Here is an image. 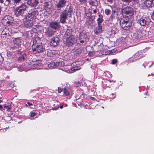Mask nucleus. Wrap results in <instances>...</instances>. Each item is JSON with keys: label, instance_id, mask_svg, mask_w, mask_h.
Returning a JSON list of instances; mask_svg holds the SVG:
<instances>
[{"label": "nucleus", "instance_id": "58836bf2", "mask_svg": "<svg viewBox=\"0 0 154 154\" xmlns=\"http://www.w3.org/2000/svg\"><path fill=\"white\" fill-rule=\"evenodd\" d=\"M80 2V4L81 5H83L85 4L87 2V0H77Z\"/></svg>", "mask_w": 154, "mask_h": 154}, {"label": "nucleus", "instance_id": "0e129e2a", "mask_svg": "<svg viewBox=\"0 0 154 154\" xmlns=\"http://www.w3.org/2000/svg\"><path fill=\"white\" fill-rule=\"evenodd\" d=\"M60 108L61 109H62L63 108V106H60Z\"/></svg>", "mask_w": 154, "mask_h": 154}, {"label": "nucleus", "instance_id": "774afa93", "mask_svg": "<svg viewBox=\"0 0 154 154\" xmlns=\"http://www.w3.org/2000/svg\"><path fill=\"white\" fill-rule=\"evenodd\" d=\"M23 70H22V69H21V70L20 69L19 71H23Z\"/></svg>", "mask_w": 154, "mask_h": 154}, {"label": "nucleus", "instance_id": "4be33fe9", "mask_svg": "<svg viewBox=\"0 0 154 154\" xmlns=\"http://www.w3.org/2000/svg\"><path fill=\"white\" fill-rule=\"evenodd\" d=\"M144 3L146 7L152 8L154 6V0H146Z\"/></svg>", "mask_w": 154, "mask_h": 154}, {"label": "nucleus", "instance_id": "dca6fc26", "mask_svg": "<svg viewBox=\"0 0 154 154\" xmlns=\"http://www.w3.org/2000/svg\"><path fill=\"white\" fill-rule=\"evenodd\" d=\"M59 39L57 36L53 38L51 40L50 45L53 46H57L59 43Z\"/></svg>", "mask_w": 154, "mask_h": 154}, {"label": "nucleus", "instance_id": "e433bc0d", "mask_svg": "<svg viewBox=\"0 0 154 154\" xmlns=\"http://www.w3.org/2000/svg\"><path fill=\"white\" fill-rule=\"evenodd\" d=\"M152 64L153 63H152L151 62H145L144 63L143 65L148 66L149 67V68L151 67V66L152 65Z\"/></svg>", "mask_w": 154, "mask_h": 154}, {"label": "nucleus", "instance_id": "393cba45", "mask_svg": "<svg viewBox=\"0 0 154 154\" xmlns=\"http://www.w3.org/2000/svg\"><path fill=\"white\" fill-rule=\"evenodd\" d=\"M58 51L57 50H48L47 54V56L50 57H52L57 54Z\"/></svg>", "mask_w": 154, "mask_h": 154}, {"label": "nucleus", "instance_id": "c03bdc74", "mask_svg": "<svg viewBox=\"0 0 154 154\" xmlns=\"http://www.w3.org/2000/svg\"><path fill=\"white\" fill-rule=\"evenodd\" d=\"M11 2V0H6L5 2L4 3V4L6 5L7 6L8 5L10 4Z\"/></svg>", "mask_w": 154, "mask_h": 154}, {"label": "nucleus", "instance_id": "c85d7f7f", "mask_svg": "<svg viewBox=\"0 0 154 154\" xmlns=\"http://www.w3.org/2000/svg\"><path fill=\"white\" fill-rule=\"evenodd\" d=\"M89 3L90 5L95 8H96L98 5V3L96 0H90Z\"/></svg>", "mask_w": 154, "mask_h": 154}, {"label": "nucleus", "instance_id": "6ab92c4d", "mask_svg": "<svg viewBox=\"0 0 154 154\" xmlns=\"http://www.w3.org/2000/svg\"><path fill=\"white\" fill-rule=\"evenodd\" d=\"M23 22L24 26L26 28H29L31 27L33 25V21L30 20H27L23 19Z\"/></svg>", "mask_w": 154, "mask_h": 154}, {"label": "nucleus", "instance_id": "7c9ffc66", "mask_svg": "<svg viewBox=\"0 0 154 154\" xmlns=\"http://www.w3.org/2000/svg\"><path fill=\"white\" fill-rule=\"evenodd\" d=\"M26 58V54H23L20 55L18 59V60L20 62L24 61Z\"/></svg>", "mask_w": 154, "mask_h": 154}, {"label": "nucleus", "instance_id": "5fc2aeb1", "mask_svg": "<svg viewBox=\"0 0 154 154\" xmlns=\"http://www.w3.org/2000/svg\"><path fill=\"white\" fill-rule=\"evenodd\" d=\"M85 96H86V95L85 94H83L80 96V97H81V98H82L85 97Z\"/></svg>", "mask_w": 154, "mask_h": 154}, {"label": "nucleus", "instance_id": "79ce46f5", "mask_svg": "<svg viewBox=\"0 0 154 154\" xmlns=\"http://www.w3.org/2000/svg\"><path fill=\"white\" fill-rule=\"evenodd\" d=\"M49 6V4L48 2H45L44 3V8H48Z\"/></svg>", "mask_w": 154, "mask_h": 154}, {"label": "nucleus", "instance_id": "052dcab7", "mask_svg": "<svg viewBox=\"0 0 154 154\" xmlns=\"http://www.w3.org/2000/svg\"><path fill=\"white\" fill-rule=\"evenodd\" d=\"M85 13L86 14V15L87 16H90V14H86V13L85 12Z\"/></svg>", "mask_w": 154, "mask_h": 154}, {"label": "nucleus", "instance_id": "473e14b6", "mask_svg": "<svg viewBox=\"0 0 154 154\" xmlns=\"http://www.w3.org/2000/svg\"><path fill=\"white\" fill-rule=\"evenodd\" d=\"M62 70L68 73H71L73 72V71H72L71 68L69 69L68 67H63L61 69Z\"/></svg>", "mask_w": 154, "mask_h": 154}, {"label": "nucleus", "instance_id": "bf43d9fd", "mask_svg": "<svg viewBox=\"0 0 154 154\" xmlns=\"http://www.w3.org/2000/svg\"><path fill=\"white\" fill-rule=\"evenodd\" d=\"M77 52H78L77 53V54H79L80 53V51L79 50H78L77 51Z\"/></svg>", "mask_w": 154, "mask_h": 154}, {"label": "nucleus", "instance_id": "39448f33", "mask_svg": "<svg viewBox=\"0 0 154 154\" xmlns=\"http://www.w3.org/2000/svg\"><path fill=\"white\" fill-rule=\"evenodd\" d=\"M42 61L41 60H37L30 62L31 69H43Z\"/></svg>", "mask_w": 154, "mask_h": 154}, {"label": "nucleus", "instance_id": "ddd939ff", "mask_svg": "<svg viewBox=\"0 0 154 154\" xmlns=\"http://www.w3.org/2000/svg\"><path fill=\"white\" fill-rule=\"evenodd\" d=\"M67 16L66 10H65L62 12L60 16V22L63 24L65 23H66V20Z\"/></svg>", "mask_w": 154, "mask_h": 154}, {"label": "nucleus", "instance_id": "b1692460", "mask_svg": "<svg viewBox=\"0 0 154 154\" xmlns=\"http://www.w3.org/2000/svg\"><path fill=\"white\" fill-rule=\"evenodd\" d=\"M63 92L65 96L71 97L73 93L70 89H67L66 88L63 89Z\"/></svg>", "mask_w": 154, "mask_h": 154}, {"label": "nucleus", "instance_id": "72a5a7b5", "mask_svg": "<svg viewBox=\"0 0 154 154\" xmlns=\"http://www.w3.org/2000/svg\"><path fill=\"white\" fill-rule=\"evenodd\" d=\"M56 66H57L59 68L65 65V63L64 62L62 61L60 62H56Z\"/></svg>", "mask_w": 154, "mask_h": 154}, {"label": "nucleus", "instance_id": "7ed1b4c3", "mask_svg": "<svg viewBox=\"0 0 154 154\" xmlns=\"http://www.w3.org/2000/svg\"><path fill=\"white\" fill-rule=\"evenodd\" d=\"M122 14L124 16L130 18L131 16L133 14V9L130 6H127L122 9Z\"/></svg>", "mask_w": 154, "mask_h": 154}, {"label": "nucleus", "instance_id": "a18cd8bd", "mask_svg": "<svg viewBox=\"0 0 154 154\" xmlns=\"http://www.w3.org/2000/svg\"><path fill=\"white\" fill-rule=\"evenodd\" d=\"M36 113L34 112H32L30 113V116L31 117H33L36 116Z\"/></svg>", "mask_w": 154, "mask_h": 154}, {"label": "nucleus", "instance_id": "5701e85b", "mask_svg": "<svg viewBox=\"0 0 154 154\" xmlns=\"http://www.w3.org/2000/svg\"><path fill=\"white\" fill-rule=\"evenodd\" d=\"M102 31V26L101 24H97V27L94 29V32L95 34H98L101 33Z\"/></svg>", "mask_w": 154, "mask_h": 154}, {"label": "nucleus", "instance_id": "864d4df0", "mask_svg": "<svg viewBox=\"0 0 154 154\" xmlns=\"http://www.w3.org/2000/svg\"><path fill=\"white\" fill-rule=\"evenodd\" d=\"M111 95H114V96L113 97H112V96H110V98H112V99H114V98H115L116 97V95H115V94H114V93H112V94H111Z\"/></svg>", "mask_w": 154, "mask_h": 154}, {"label": "nucleus", "instance_id": "0eeeda50", "mask_svg": "<svg viewBox=\"0 0 154 154\" xmlns=\"http://www.w3.org/2000/svg\"><path fill=\"white\" fill-rule=\"evenodd\" d=\"M137 22L141 26H148L151 23L150 19L148 17H142L138 20Z\"/></svg>", "mask_w": 154, "mask_h": 154}, {"label": "nucleus", "instance_id": "2eb2a0df", "mask_svg": "<svg viewBox=\"0 0 154 154\" xmlns=\"http://www.w3.org/2000/svg\"><path fill=\"white\" fill-rule=\"evenodd\" d=\"M11 28H5L4 29L2 32V36L3 38L7 36H10L11 34Z\"/></svg>", "mask_w": 154, "mask_h": 154}, {"label": "nucleus", "instance_id": "680f3d73", "mask_svg": "<svg viewBox=\"0 0 154 154\" xmlns=\"http://www.w3.org/2000/svg\"><path fill=\"white\" fill-rule=\"evenodd\" d=\"M91 100H94V99H95V98L94 97H91Z\"/></svg>", "mask_w": 154, "mask_h": 154}, {"label": "nucleus", "instance_id": "4468645a", "mask_svg": "<svg viewBox=\"0 0 154 154\" xmlns=\"http://www.w3.org/2000/svg\"><path fill=\"white\" fill-rule=\"evenodd\" d=\"M21 42L19 38H15L13 41L12 45L11 46V48L15 49L18 48Z\"/></svg>", "mask_w": 154, "mask_h": 154}, {"label": "nucleus", "instance_id": "c756f323", "mask_svg": "<svg viewBox=\"0 0 154 154\" xmlns=\"http://www.w3.org/2000/svg\"><path fill=\"white\" fill-rule=\"evenodd\" d=\"M98 17L97 19V24H101L103 21V16L100 14L98 15Z\"/></svg>", "mask_w": 154, "mask_h": 154}, {"label": "nucleus", "instance_id": "423d86ee", "mask_svg": "<svg viewBox=\"0 0 154 154\" xmlns=\"http://www.w3.org/2000/svg\"><path fill=\"white\" fill-rule=\"evenodd\" d=\"M26 6L24 5H21L16 8L15 10V13L17 17L22 16L24 12L26 10Z\"/></svg>", "mask_w": 154, "mask_h": 154}, {"label": "nucleus", "instance_id": "20e7f679", "mask_svg": "<svg viewBox=\"0 0 154 154\" xmlns=\"http://www.w3.org/2000/svg\"><path fill=\"white\" fill-rule=\"evenodd\" d=\"M38 12L37 10H34L29 11L28 13L26 14L25 16V20H32L36 18V16L38 14Z\"/></svg>", "mask_w": 154, "mask_h": 154}, {"label": "nucleus", "instance_id": "de8ad7c7", "mask_svg": "<svg viewBox=\"0 0 154 154\" xmlns=\"http://www.w3.org/2000/svg\"><path fill=\"white\" fill-rule=\"evenodd\" d=\"M121 41L120 42H119L120 44H124L125 43V42L123 41V40H124V38H121Z\"/></svg>", "mask_w": 154, "mask_h": 154}, {"label": "nucleus", "instance_id": "09e8293b", "mask_svg": "<svg viewBox=\"0 0 154 154\" xmlns=\"http://www.w3.org/2000/svg\"><path fill=\"white\" fill-rule=\"evenodd\" d=\"M4 108L7 109L8 110H9L10 109V107L8 106H4Z\"/></svg>", "mask_w": 154, "mask_h": 154}, {"label": "nucleus", "instance_id": "ea45409f", "mask_svg": "<svg viewBox=\"0 0 154 154\" xmlns=\"http://www.w3.org/2000/svg\"><path fill=\"white\" fill-rule=\"evenodd\" d=\"M110 10L108 9H106L105 11V14L107 15H109L110 14Z\"/></svg>", "mask_w": 154, "mask_h": 154}, {"label": "nucleus", "instance_id": "69168bd1", "mask_svg": "<svg viewBox=\"0 0 154 154\" xmlns=\"http://www.w3.org/2000/svg\"><path fill=\"white\" fill-rule=\"evenodd\" d=\"M3 107L1 105H0V109H2Z\"/></svg>", "mask_w": 154, "mask_h": 154}, {"label": "nucleus", "instance_id": "cd10ccee", "mask_svg": "<svg viewBox=\"0 0 154 154\" xmlns=\"http://www.w3.org/2000/svg\"><path fill=\"white\" fill-rule=\"evenodd\" d=\"M71 36H74L72 35V30L70 29H68L65 32L64 34V36L66 38L68 37H70Z\"/></svg>", "mask_w": 154, "mask_h": 154}, {"label": "nucleus", "instance_id": "603ef678", "mask_svg": "<svg viewBox=\"0 0 154 154\" xmlns=\"http://www.w3.org/2000/svg\"><path fill=\"white\" fill-rule=\"evenodd\" d=\"M122 1L127 2H130L132 0H121Z\"/></svg>", "mask_w": 154, "mask_h": 154}, {"label": "nucleus", "instance_id": "6e6552de", "mask_svg": "<svg viewBox=\"0 0 154 154\" xmlns=\"http://www.w3.org/2000/svg\"><path fill=\"white\" fill-rule=\"evenodd\" d=\"M13 18L9 15H6L4 17L2 21V24L5 26H8L13 23Z\"/></svg>", "mask_w": 154, "mask_h": 154}, {"label": "nucleus", "instance_id": "c9c22d12", "mask_svg": "<svg viewBox=\"0 0 154 154\" xmlns=\"http://www.w3.org/2000/svg\"><path fill=\"white\" fill-rule=\"evenodd\" d=\"M102 53L103 56L106 55H108L110 54V52L109 51L106 49H104L103 50H102Z\"/></svg>", "mask_w": 154, "mask_h": 154}, {"label": "nucleus", "instance_id": "e2e57ef3", "mask_svg": "<svg viewBox=\"0 0 154 154\" xmlns=\"http://www.w3.org/2000/svg\"><path fill=\"white\" fill-rule=\"evenodd\" d=\"M3 0H0V2L1 3H3L4 2Z\"/></svg>", "mask_w": 154, "mask_h": 154}, {"label": "nucleus", "instance_id": "f257e3e1", "mask_svg": "<svg viewBox=\"0 0 154 154\" xmlns=\"http://www.w3.org/2000/svg\"><path fill=\"white\" fill-rule=\"evenodd\" d=\"M144 51H140L136 53L132 57L128 59V62L130 63L134 62L141 58L145 56Z\"/></svg>", "mask_w": 154, "mask_h": 154}, {"label": "nucleus", "instance_id": "a19ab883", "mask_svg": "<svg viewBox=\"0 0 154 154\" xmlns=\"http://www.w3.org/2000/svg\"><path fill=\"white\" fill-rule=\"evenodd\" d=\"M38 1L37 0H35L34 1V2L32 3V5L34 7H36V6L38 4Z\"/></svg>", "mask_w": 154, "mask_h": 154}, {"label": "nucleus", "instance_id": "3c124183", "mask_svg": "<svg viewBox=\"0 0 154 154\" xmlns=\"http://www.w3.org/2000/svg\"><path fill=\"white\" fill-rule=\"evenodd\" d=\"M62 90H63L62 89V88H60V87L58 88V93H60L62 91Z\"/></svg>", "mask_w": 154, "mask_h": 154}, {"label": "nucleus", "instance_id": "412c9836", "mask_svg": "<svg viewBox=\"0 0 154 154\" xmlns=\"http://www.w3.org/2000/svg\"><path fill=\"white\" fill-rule=\"evenodd\" d=\"M14 63L13 62L11 63L8 61H7L5 62V67L6 70H10L12 69Z\"/></svg>", "mask_w": 154, "mask_h": 154}, {"label": "nucleus", "instance_id": "f8f14e48", "mask_svg": "<svg viewBox=\"0 0 154 154\" xmlns=\"http://www.w3.org/2000/svg\"><path fill=\"white\" fill-rule=\"evenodd\" d=\"M65 0H59L56 4V7L58 10H60L61 8L64 7L66 4Z\"/></svg>", "mask_w": 154, "mask_h": 154}, {"label": "nucleus", "instance_id": "9d476101", "mask_svg": "<svg viewBox=\"0 0 154 154\" xmlns=\"http://www.w3.org/2000/svg\"><path fill=\"white\" fill-rule=\"evenodd\" d=\"M75 42H76V39L74 35L71 36L70 37H68L66 38V44L69 46H71Z\"/></svg>", "mask_w": 154, "mask_h": 154}, {"label": "nucleus", "instance_id": "1a4fd4ad", "mask_svg": "<svg viewBox=\"0 0 154 154\" xmlns=\"http://www.w3.org/2000/svg\"><path fill=\"white\" fill-rule=\"evenodd\" d=\"M87 35L83 33L80 34L76 39V42L78 44H83L86 40Z\"/></svg>", "mask_w": 154, "mask_h": 154}, {"label": "nucleus", "instance_id": "6e6d98bb", "mask_svg": "<svg viewBox=\"0 0 154 154\" xmlns=\"http://www.w3.org/2000/svg\"><path fill=\"white\" fill-rule=\"evenodd\" d=\"M151 18L152 20H154V12H153L152 14L151 15Z\"/></svg>", "mask_w": 154, "mask_h": 154}, {"label": "nucleus", "instance_id": "4c0bfd02", "mask_svg": "<svg viewBox=\"0 0 154 154\" xmlns=\"http://www.w3.org/2000/svg\"><path fill=\"white\" fill-rule=\"evenodd\" d=\"M72 12V9L71 8L69 9L68 11H67L66 10V14L68 16H69V17H71V15Z\"/></svg>", "mask_w": 154, "mask_h": 154}, {"label": "nucleus", "instance_id": "2f4dec72", "mask_svg": "<svg viewBox=\"0 0 154 154\" xmlns=\"http://www.w3.org/2000/svg\"><path fill=\"white\" fill-rule=\"evenodd\" d=\"M48 68H46V69H51L53 68L56 67V63L52 62L49 64L47 65Z\"/></svg>", "mask_w": 154, "mask_h": 154}, {"label": "nucleus", "instance_id": "bb28decb", "mask_svg": "<svg viewBox=\"0 0 154 154\" xmlns=\"http://www.w3.org/2000/svg\"><path fill=\"white\" fill-rule=\"evenodd\" d=\"M94 54H96L97 56L99 57H102L103 56L102 50L95 52H92L89 53V55L90 56H91L92 55H94Z\"/></svg>", "mask_w": 154, "mask_h": 154}, {"label": "nucleus", "instance_id": "aec40b11", "mask_svg": "<svg viewBox=\"0 0 154 154\" xmlns=\"http://www.w3.org/2000/svg\"><path fill=\"white\" fill-rule=\"evenodd\" d=\"M59 22H58L56 21L51 22L49 24L50 26L54 29H58L59 27Z\"/></svg>", "mask_w": 154, "mask_h": 154}, {"label": "nucleus", "instance_id": "4d7b16f0", "mask_svg": "<svg viewBox=\"0 0 154 154\" xmlns=\"http://www.w3.org/2000/svg\"><path fill=\"white\" fill-rule=\"evenodd\" d=\"M82 101H77V102L79 103H78V104L79 105H81V104L82 103Z\"/></svg>", "mask_w": 154, "mask_h": 154}, {"label": "nucleus", "instance_id": "9b49d317", "mask_svg": "<svg viewBox=\"0 0 154 154\" xmlns=\"http://www.w3.org/2000/svg\"><path fill=\"white\" fill-rule=\"evenodd\" d=\"M32 49L35 53H41L44 50V48L42 45H37L36 46L32 45Z\"/></svg>", "mask_w": 154, "mask_h": 154}, {"label": "nucleus", "instance_id": "338daca9", "mask_svg": "<svg viewBox=\"0 0 154 154\" xmlns=\"http://www.w3.org/2000/svg\"><path fill=\"white\" fill-rule=\"evenodd\" d=\"M58 108H57V109H54V108H52V109H53V110H57V109H58Z\"/></svg>", "mask_w": 154, "mask_h": 154}, {"label": "nucleus", "instance_id": "a211bd4d", "mask_svg": "<svg viewBox=\"0 0 154 154\" xmlns=\"http://www.w3.org/2000/svg\"><path fill=\"white\" fill-rule=\"evenodd\" d=\"M54 33V31L48 28L45 29V35L46 37H51Z\"/></svg>", "mask_w": 154, "mask_h": 154}, {"label": "nucleus", "instance_id": "f704fd0d", "mask_svg": "<svg viewBox=\"0 0 154 154\" xmlns=\"http://www.w3.org/2000/svg\"><path fill=\"white\" fill-rule=\"evenodd\" d=\"M93 20L90 19H88V20H87L86 22V24L89 25H92L93 24Z\"/></svg>", "mask_w": 154, "mask_h": 154}, {"label": "nucleus", "instance_id": "8fccbe9b", "mask_svg": "<svg viewBox=\"0 0 154 154\" xmlns=\"http://www.w3.org/2000/svg\"><path fill=\"white\" fill-rule=\"evenodd\" d=\"M27 104L31 108H33V107H31V106H33V105L32 103H30L29 102H27Z\"/></svg>", "mask_w": 154, "mask_h": 154}, {"label": "nucleus", "instance_id": "f03ea898", "mask_svg": "<svg viewBox=\"0 0 154 154\" xmlns=\"http://www.w3.org/2000/svg\"><path fill=\"white\" fill-rule=\"evenodd\" d=\"M129 18H125L120 20V23L122 28L125 30L128 29L132 25L131 21Z\"/></svg>", "mask_w": 154, "mask_h": 154}, {"label": "nucleus", "instance_id": "13d9d810", "mask_svg": "<svg viewBox=\"0 0 154 154\" xmlns=\"http://www.w3.org/2000/svg\"><path fill=\"white\" fill-rule=\"evenodd\" d=\"M97 12V11L96 9H94L93 10V13H96Z\"/></svg>", "mask_w": 154, "mask_h": 154}, {"label": "nucleus", "instance_id": "a878e982", "mask_svg": "<svg viewBox=\"0 0 154 154\" xmlns=\"http://www.w3.org/2000/svg\"><path fill=\"white\" fill-rule=\"evenodd\" d=\"M134 36L137 39L140 38L142 36L141 30L140 29L137 30L134 33Z\"/></svg>", "mask_w": 154, "mask_h": 154}, {"label": "nucleus", "instance_id": "37998d69", "mask_svg": "<svg viewBox=\"0 0 154 154\" xmlns=\"http://www.w3.org/2000/svg\"><path fill=\"white\" fill-rule=\"evenodd\" d=\"M33 45H34V46H36L37 45V41L35 39L33 40Z\"/></svg>", "mask_w": 154, "mask_h": 154}, {"label": "nucleus", "instance_id": "49530a36", "mask_svg": "<svg viewBox=\"0 0 154 154\" xmlns=\"http://www.w3.org/2000/svg\"><path fill=\"white\" fill-rule=\"evenodd\" d=\"M117 62V60L116 59H113L112 60V62L111 63L112 64H116Z\"/></svg>", "mask_w": 154, "mask_h": 154}, {"label": "nucleus", "instance_id": "f3484780", "mask_svg": "<svg viewBox=\"0 0 154 154\" xmlns=\"http://www.w3.org/2000/svg\"><path fill=\"white\" fill-rule=\"evenodd\" d=\"M80 62L79 61H76L74 62L72 64V66L74 67L71 68L72 70L73 71V72L75 71L79 70L81 68L79 66V65L80 64Z\"/></svg>", "mask_w": 154, "mask_h": 154}]
</instances>
